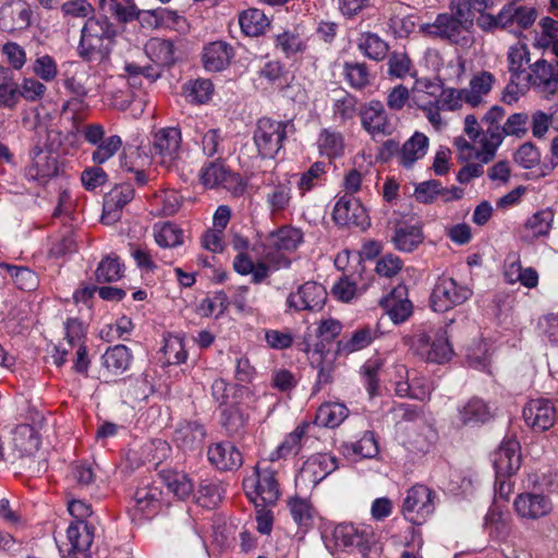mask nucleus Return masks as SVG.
Masks as SVG:
<instances>
[{
    "label": "nucleus",
    "instance_id": "nucleus-1",
    "mask_svg": "<svg viewBox=\"0 0 558 558\" xmlns=\"http://www.w3.org/2000/svg\"><path fill=\"white\" fill-rule=\"evenodd\" d=\"M117 35V27L108 16H89L81 29L77 54L87 62H105L111 54Z\"/></svg>",
    "mask_w": 558,
    "mask_h": 558
},
{
    "label": "nucleus",
    "instance_id": "nucleus-2",
    "mask_svg": "<svg viewBox=\"0 0 558 558\" xmlns=\"http://www.w3.org/2000/svg\"><path fill=\"white\" fill-rule=\"evenodd\" d=\"M530 130V114L515 112L510 114L502 126L489 125L481 137V149L475 151V158L483 163L489 162L506 136L523 138Z\"/></svg>",
    "mask_w": 558,
    "mask_h": 558
},
{
    "label": "nucleus",
    "instance_id": "nucleus-3",
    "mask_svg": "<svg viewBox=\"0 0 558 558\" xmlns=\"http://www.w3.org/2000/svg\"><path fill=\"white\" fill-rule=\"evenodd\" d=\"M336 547L343 550L356 549L363 558H380L381 548L368 526L340 523L332 532Z\"/></svg>",
    "mask_w": 558,
    "mask_h": 558
},
{
    "label": "nucleus",
    "instance_id": "nucleus-4",
    "mask_svg": "<svg viewBox=\"0 0 558 558\" xmlns=\"http://www.w3.org/2000/svg\"><path fill=\"white\" fill-rule=\"evenodd\" d=\"M293 130L294 125L291 121L260 118L253 136L259 155L264 158H274L282 148L288 133Z\"/></svg>",
    "mask_w": 558,
    "mask_h": 558
},
{
    "label": "nucleus",
    "instance_id": "nucleus-5",
    "mask_svg": "<svg viewBox=\"0 0 558 558\" xmlns=\"http://www.w3.org/2000/svg\"><path fill=\"white\" fill-rule=\"evenodd\" d=\"M303 240L299 229L283 227L270 232L264 243V258L274 264V269L288 268L290 259L281 252L295 250Z\"/></svg>",
    "mask_w": 558,
    "mask_h": 558
},
{
    "label": "nucleus",
    "instance_id": "nucleus-6",
    "mask_svg": "<svg viewBox=\"0 0 558 558\" xmlns=\"http://www.w3.org/2000/svg\"><path fill=\"white\" fill-rule=\"evenodd\" d=\"M438 496L432 488L416 484L409 488L402 502L401 512L413 524H423L436 509Z\"/></svg>",
    "mask_w": 558,
    "mask_h": 558
},
{
    "label": "nucleus",
    "instance_id": "nucleus-7",
    "mask_svg": "<svg viewBox=\"0 0 558 558\" xmlns=\"http://www.w3.org/2000/svg\"><path fill=\"white\" fill-rule=\"evenodd\" d=\"M243 486L256 507L260 506L258 499L263 505L274 506L280 497L276 472L270 468L256 466L253 474L244 480Z\"/></svg>",
    "mask_w": 558,
    "mask_h": 558
},
{
    "label": "nucleus",
    "instance_id": "nucleus-8",
    "mask_svg": "<svg viewBox=\"0 0 558 558\" xmlns=\"http://www.w3.org/2000/svg\"><path fill=\"white\" fill-rule=\"evenodd\" d=\"M473 294L466 286L453 278L441 277L437 280L430 294V306L435 312L444 313L454 306L463 304Z\"/></svg>",
    "mask_w": 558,
    "mask_h": 558
},
{
    "label": "nucleus",
    "instance_id": "nucleus-9",
    "mask_svg": "<svg viewBox=\"0 0 558 558\" xmlns=\"http://www.w3.org/2000/svg\"><path fill=\"white\" fill-rule=\"evenodd\" d=\"M523 81L525 87H532L544 99L550 100L558 93V60H537L530 65V72Z\"/></svg>",
    "mask_w": 558,
    "mask_h": 558
},
{
    "label": "nucleus",
    "instance_id": "nucleus-10",
    "mask_svg": "<svg viewBox=\"0 0 558 558\" xmlns=\"http://www.w3.org/2000/svg\"><path fill=\"white\" fill-rule=\"evenodd\" d=\"M415 350L427 362L442 364L450 360L453 351L444 328H430L416 338Z\"/></svg>",
    "mask_w": 558,
    "mask_h": 558
},
{
    "label": "nucleus",
    "instance_id": "nucleus-11",
    "mask_svg": "<svg viewBox=\"0 0 558 558\" xmlns=\"http://www.w3.org/2000/svg\"><path fill=\"white\" fill-rule=\"evenodd\" d=\"M468 19L460 17L456 13H440L436 16L433 23H427L422 26V29L429 36L447 40L451 44H466L468 39L464 32L468 26L472 25Z\"/></svg>",
    "mask_w": 558,
    "mask_h": 558
},
{
    "label": "nucleus",
    "instance_id": "nucleus-12",
    "mask_svg": "<svg viewBox=\"0 0 558 558\" xmlns=\"http://www.w3.org/2000/svg\"><path fill=\"white\" fill-rule=\"evenodd\" d=\"M266 206L272 216L289 208L292 201V185L290 180L281 179L275 172L263 174L262 185Z\"/></svg>",
    "mask_w": 558,
    "mask_h": 558
},
{
    "label": "nucleus",
    "instance_id": "nucleus-13",
    "mask_svg": "<svg viewBox=\"0 0 558 558\" xmlns=\"http://www.w3.org/2000/svg\"><path fill=\"white\" fill-rule=\"evenodd\" d=\"M556 403L547 398L529 400L522 410V416L526 426L535 433L550 429L558 420Z\"/></svg>",
    "mask_w": 558,
    "mask_h": 558
},
{
    "label": "nucleus",
    "instance_id": "nucleus-14",
    "mask_svg": "<svg viewBox=\"0 0 558 558\" xmlns=\"http://www.w3.org/2000/svg\"><path fill=\"white\" fill-rule=\"evenodd\" d=\"M182 143L181 131L178 128H162L153 136V157L163 167L171 168L180 157Z\"/></svg>",
    "mask_w": 558,
    "mask_h": 558
},
{
    "label": "nucleus",
    "instance_id": "nucleus-15",
    "mask_svg": "<svg viewBox=\"0 0 558 558\" xmlns=\"http://www.w3.org/2000/svg\"><path fill=\"white\" fill-rule=\"evenodd\" d=\"M327 299L325 287L315 281L301 284L295 292L287 298V306L290 311H319Z\"/></svg>",
    "mask_w": 558,
    "mask_h": 558
},
{
    "label": "nucleus",
    "instance_id": "nucleus-16",
    "mask_svg": "<svg viewBox=\"0 0 558 558\" xmlns=\"http://www.w3.org/2000/svg\"><path fill=\"white\" fill-rule=\"evenodd\" d=\"M68 543L65 549L60 548L66 554L63 558H90V546L94 541V529L85 521L76 520L66 529Z\"/></svg>",
    "mask_w": 558,
    "mask_h": 558
},
{
    "label": "nucleus",
    "instance_id": "nucleus-17",
    "mask_svg": "<svg viewBox=\"0 0 558 558\" xmlns=\"http://www.w3.org/2000/svg\"><path fill=\"white\" fill-rule=\"evenodd\" d=\"M207 438V428L199 420H181L175 424L172 441L182 451L199 450Z\"/></svg>",
    "mask_w": 558,
    "mask_h": 558
},
{
    "label": "nucleus",
    "instance_id": "nucleus-18",
    "mask_svg": "<svg viewBox=\"0 0 558 558\" xmlns=\"http://www.w3.org/2000/svg\"><path fill=\"white\" fill-rule=\"evenodd\" d=\"M360 117L363 129L374 138L390 135L395 130L383 102L379 100H371L360 110Z\"/></svg>",
    "mask_w": 558,
    "mask_h": 558
},
{
    "label": "nucleus",
    "instance_id": "nucleus-19",
    "mask_svg": "<svg viewBox=\"0 0 558 558\" xmlns=\"http://www.w3.org/2000/svg\"><path fill=\"white\" fill-rule=\"evenodd\" d=\"M493 463L496 478L509 477L514 474L521 464L519 441L513 438L502 440L494 452Z\"/></svg>",
    "mask_w": 558,
    "mask_h": 558
},
{
    "label": "nucleus",
    "instance_id": "nucleus-20",
    "mask_svg": "<svg viewBox=\"0 0 558 558\" xmlns=\"http://www.w3.org/2000/svg\"><path fill=\"white\" fill-rule=\"evenodd\" d=\"M32 22V10L23 0H12L0 8V28L12 33L26 29Z\"/></svg>",
    "mask_w": 558,
    "mask_h": 558
},
{
    "label": "nucleus",
    "instance_id": "nucleus-21",
    "mask_svg": "<svg viewBox=\"0 0 558 558\" xmlns=\"http://www.w3.org/2000/svg\"><path fill=\"white\" fill-rule=\"evenodd\" d=\"M161 490L154 485L138 487L134 494L131 514L133 521L154 518L161 508Z\"/></svg>",
    "mask_w": 558,
    "mask_h": 558
},
{
    "label": "nucleus",
    "instance_id": "nucleus-22",
    "mask_svg": "<svg viewBox=\"0 0 558 558\" xmlns=\"http://www.w3.org/2000/svg\"><path fill=\"white\" fill-rule=\"evenodd\" d=\"M515 512L523 519L537 520L550 513L553 504L543 494L523 493L513 502Z\"/></svg>",
    "mask_w": 558,
    "mask_h": 558
},
{
    "label": "nucleus",
    "instance_id": "nucleus-23",
    "mask_svg": "<svg viewBox=\"0 0 558 558\" xmlns=\"http://www.w3.org/2000/svg\"><path fill=\"white\" fill-rule=\"evenodd\" d=\"M134 195L135 191L130 184L113 187L105 196L101 221L112 225L120 220L123 207L134 198Z\"/></svg>",
    "mask_w": 558,
    "mask_h": 558
},
{
    "label": "nucleus",
    "instance_id": "nucleus-24",
    "mask_svg": "<svg viewBox=\"0 0 558 558\" xmlns=\"http://www.w3.org/2000/svg\"><path fill=\"white\" fill-rule=\"evenodd\" d=\"M493 417L490 405L478 397H473L458 405L456 420L460 426H476Z\"/></svg>",
    "mask_w": 558,
    "mask_h": 558
},
{
    "label": "nucleus",
    "instance_id": "nucleus-25",
    "mask_svg": "<svg viewBox=\"0 0 558 558\" xmlns=\"http://www.w3.org/2000/svg\"><path fill=\"white\" fill-rule=\"evenodd\" d=\"M333 220L341 226H363L366 221L364 207L359 199L351 195L338 198L332 213Z\"/></svg>",
    "mask_w": 558,
    "mask_h": 558
},
{
    "label": "nucleus",
    "instance_id": "nucleus-26",
    "mask_svg": "<svg viewBox=\"0 0 558 558\" xmlns=\"http://www.w3.org/2000/svg\"><path fill=\"white\" fill-rule=\"evenodd\" d=\"M209 462L221 471L239 469L242 463V453L229 441H220L209 446L207 451Z\"/></svg>",
    "mask_w": 558,
    "mask_h": 558
},
{
    "label": "nucleus",
    "instance_id": "nucleus-27",
    "mask_svg": "<svg viewBox=\"0 0 558 558\" xmlns=\"http://www.w3.org/2000/svg\"><path fill=\"white\" fill-rule=\"evenodd\" d=\"M537 17V11L529 7H515L513 3L506 4L496 16H492L495 25L508 27L515 23L519 27L526 29L531 27Z\"/></svg>",
    "mask_w": 558,
    "mask_h": 558
},
{
    "label": "nucleus",
    "instance_id": "nucleus-28",
    "mask_svg": "<svg viewBox=\"0 0 558 558\" xmlns=\"http://www.w3.org/2000/svg\"><path fill=\"white\" fill-rule=\"evenodd\" d=\"M409 7L400 1L390 2L385 14L388 15V27L396 37H407L415 29L414 16L409 14Z\"/></svg>",
    "mask_w": 558,
    "mask_h": 558
},
{
    "label": "nucleus",
    "instance_id": "nucleus-29",
    "mask_svg": "<svg viewBox=\"0 0 558 558\" xmlns=\"http://www.w3.org/2000/svg\"><path fill=\"white\" fill-rule=\"evenodd\" d=\"M338 469V459L330 453H316L310 457L301 471V476L318 484Z\"/></svg>",
    "mask_w": 558,
    "mask_h": 558
},
{
    "label": "nucleus",
    "instance_id": "nucleus-30",
    "mask_svg": "<svg viewBox=\"0 0 558 558\" xmlns=\"http://www.w3.org/2000/svg\"><path fill=\"white\" fill-rule=\"evenodd\" d=\"M407 294V288L399 286L380 301L381 306L393 324L405 322L412 314L413 306Z\"/></svg>",
    "mask_w": 558,
    "mask_h": 558
},
{
    "label": "nucleus",
    "instance_id": "nucleus-31",
    "mask_svg": "<svg viewBox=\"0 0 558 558\" xmlns=\"http://www.w3.org/2000/svg\"><path fill=\"white\" fill-rule=\"evenodd\" d=\"M424 234L422 226L418 222L402 221L396 228L391 241L395 247L400 252L410 253L418 247L423 242Z\"/></svg>",
    "mask_w": 558,
    "mask_h": 558
},
{
    "label": "nucleus",
    "instance_id": "nucleus-32",
    "mask_svg": "<svg viewBox=\"0 0 558 558\" xmlns=\"http://www.w3.org/2000/svg\"><path fill=\"white\" fill-rule=\"evenodd\" d=\"M234 56L231 45L217 40L207 44L203 49L204 68L210 72H220L227 69Z\"/></svg>",
    "mask_w": 558,
    "mask_h": 558
},
{
    "label": "nucleus",
    "instance_id": "nucleus-33",
    "mask_svg": "<svg viewBox=\"0 0 558 558\" xmlns=\"http://www.w3.org/2000/svg\"><path fill=\"white\" fill-rule=\"evenodd\" d=\"M32 166L27 170V175L35 180H47L58 173V161L56 156L49 150L34 147L31 151Z\"/></svg>",
    "mask_w": 558,
    "mask_h": 558
},
{
    "label": "nucleus",
    "instance_id": "nucleus-34",
    "mask_svg": "<svg viewBox=\"0 0 558 558\" xmlns=\"http://www.w3.org/2000/svg\"><path fill=\"white\" fill-rule=\"evenodd\" d=\"M428 145V137L421 132H415L403 144L398 155L399 163L404 168H411L417 160L426 155Z\"/></svg>",
    "mask_w": 558,
    "mask_h": 558
},
{
    "label": "nucleus",
    "instance_id": "nucleus-35",
    "mask_svg": "<svg viewBox=\"0 0 558 558\" xmlns=\"http://www.w3.org/2000/svg\"><path fill=\"white\" fill-rule=\"evenodd\" d=\"M145 52L157 66H171L177 61L174 44L170 39L150 38L145 45Z\"/></svg>",
    "mask_w": 558,
    "mask_h": 558
},
{
    "label": "nucleus",
    "instance_id": "nucleus-36",
    "mask_svg": "<svg viewBox=\"0 0 558 558\" xmlns=\"http://www.w3.org/2000/svg\"><path fill=\"white\" fill-rule=\"evenodd\" d=\"M40 439L37 432L27 424L20 425L13 433V447L21 459L33 457L39 449Z\"/></svg>",
    "mask_w": 558,
    "mask_h": 558
},
{
    "label": "nucleus",
    "instance_id": "nucleus-37",
    "mask_svg": "<svg viewBox=\"0 0 558 558\" xmlns=\"http://www.w3.org/2000/svg\"><path fill=\"white\" fill-rule=\"evenodd\" d=\"M221 426L230 437H240L246 430L248 414L240 404L226 405L221 411Z\"/></svg>",
    "mask_w": 558,
    "mask_h": 558
},
{
    "label": "nucleus",
    "instance_id": "nucleus-38",
    "mask_svg": "<svg viewBox=\"0 0 558 558\" xmlns=\"http://www.w3.org/2000/svg\"><path fill=\"white\" fill-rule=\"evenodd\" d=\"M331 108L333 120L345 123L353 120L359 112L357 98L347 90L337 89L333 92Z\"/></svg>",
    "mask_w": 558,
    "mask_h": 558
},
{
    "label": "nucleus",
    "instance_id": "nucleus-39",
    "mask_svg": "<svg viewBox=\"0 0 558 558\" xmlns=\"http://www.w3.org/2000/svg\"><path fill=\"white\" fill-rule=\"evenodd\" d=\"M131 350L124 344L110 347L102 354V366L113 375L124 373L132 362Z\"/></svg>",
    "mask_w": 558,
    "mask_h": 558
},
{
    "label": "nucleus",
    "instance_id": "nucleus-40",
    "mask_svg": "<svg viewBox=\"0 0 558 558\" xmlns=\"http://www.w3.org/2000/svg\"><path fill=\"white\" fill-rule=\"evenodd\" d=\"M376 330L372 327L356 329L350 337H344L337 342V354L349 355L367 348L375 339Z\"/></svg>",
    "mask_w": 558,
    "mask_h": 558
},
{
    "label": "nucleus",
    "instance_id": "nucleus-41",
    "mask_svg": "<svg viewBox=\"0 0 558 558\" xmlns=\"http://www.w3.org/2000/svg\"><path fill=\"white\" fill-rule=\"evenodd\" d=\"M495 82V77L490 72L482 71L474 75L470 81V87L463 88L464 102L476 107L481 104L484 95H487Z\"/></svg>",
    "mask_w": 558,
    "mask_h": 558
},
{
    "label": "nucleus",
    "instance_id": "nucleus-42",
    "mask_svg": "<svg viewBox=\"0 0 558 558\" xmlns=\"http://www.w3.org/2000/svg\"><path fill=\"white\" fill-rule=\"evenodd\" d=\"M342 324L333 318L322 319L316 328L318 342L313 344L314 355L329 354L327 345L330 344L341 332Z\"/></svg>",
    "mask_w": 558,
    "mask_h": 558
},
{
    "label": "nucleus",
    "instance_id": "nucleus-43",
    "mask_svg": "<svg viewBox=\"0 0 558 558\" xmlns=\"http://www.w3.org/2000/svg\"><path fill=\"white\" fill-rule=\"evenodd\" d=\"M239 23L246 36L255 37L265 33L270 21L259 9H247L240 13Z\"/></svg>",
    "mask_w": 558,
    "mask_h": 558
},
{
    "label": "nucleus",
    "instance_id": "nucleus-44",
    "mask_svg": "<svg viewBox=\"0 0 558 558\" xmlns=\"http://www.w3.org/2000/svg\"><path fill=\"white\" fill-rule=\"evenodd\" d=\"M349 411L343 403L328 402L322 404L315 416V424L324 427L335 428L348 416Z\"/></svg>",
    "mask_w": 558,
    "mask_h": 558
},
{
    "label": "nucleus",
    "instance_id": "nucleus-45",
    "mask_svg": "<svg viewBox=\"0 0 558 558\" xmlns=\"http://www.w3.org/2000/svg\"><path fill=\"white\" fill-rule=\"evenodd\" d=\"M307 427V423H302L298 425L294 430L288 434L282 442L272 452H270V461L280 460L287 458L290 454H296L301 449V441L306 433Z\"/></svg>",
    "mask_w": 558,
    "mask_h": 558
},
{
    "label": "nucleus",
    "instance_id": "nucleus-46",
    "mask_svg": "<svg viewBox=\"0 0 558 558\" xmlns=\"http://www.w3.org/2000/svg\"><path fill=\"white\" fill-rule=\"evenodd\" d=\"M98 9L107 16L111 14L120 23H129L137 20L140 9L135 5L134 0L125 2L122 5L117 0H97Z\"/></svg>",
    "mask_w": 558,
    "mask_h": 558
},
{
    "label": "nucleus",
    "instance_id": "nucleus-47",
    "mask_svg": "<svg viewBox=\"0 0 558 558\" xmlns=\"http://www.w3.org/2000/svg\"><path fill=\"white\" fill-rule=\"evenodd\" d=\"M124 265L116 255L105 256L95 270L96 281L99 283L116 282L122 278Z\"/></svg>",
    "mask_w": 558,
    "mask_h": 558
},
{
    "label": "nucleus",
    "instance_id": "nucleus-48",
    "mask_svg": "<svg viewBox=\"0 0 558 558\" xmlns=\"http://www.w3.org/2000/svg\"><path fill=\"white\" fill-rule=\"evenodd\" d=\"M344 448L347 454L363 459L375 458L379 452L377 439L373 432H365L359 440L345 444Z\"/></svg>",
    "mask_w": 558,
    "mask_h": 558
},
{
    "label": "nucleus",
    "instance_id": "nucleus-49",
    "mask_svg": "<svg viewBox=\"0 0 558 558\" xmlns=\"http://www.w3.org/2000/svg\"><path fill=\"white\" fill-rule=\"evenodd\" d=\"M319 153L329 158L341 156L344 149L343 136L340 132L324 129L317 138Z\"/></svg>",
    "mask_w": 558,
    "mask_h": 558
},
{
    "label": "nucleus",
    "instance_id": "nucleus-50",
    "mask_svg": "<svg viewBox=\"0 0 558 558\" xmlns=\"http://www.w3.org/2000/svg\"><path fill=\"white\" fill-rule=\"evenodd\" d=\"M359 49L369 59L380 61L386 58L389 46L375 33H364L359 41Z\"/></svg>",
    "mask_w": 558,
    "mask_h": 558
},
{
    "label": "nucleus",
    "instance_id": "nucleus-51",
    "mask_svg": "<svg viewBox=\"0 0 558 558\" xmlns=\"http://www.w3.org/2000/svg\"><path fill=\"white\" fill-rule=\"evenodd\" d=\"M343 75L348 84L354 89H362L371 84V72L363 62H345Z\"/></svg>",
    "mask_w": 558,
    "mask_h": 558
},
{
    "label": "nucleus",
    "instance_id": "nucleus-52",
    "mask_svg": "<svg viewBox=\"0 0 558 558\" xmlns=\"http://www.w3.org/2000/svg\"><path fill=\"white\" fill-rule=\"evenodd\" d=\"M325 173V163L320 161L314 162L306 171L302 172L296 182L300 194L304 196L316 186L322 185Z\"/></svg>",
    "mask_w": 558,
    "mask_h": 558
},
{
    "label": "nucleus",
    "instance_id": "nucleus-53",
    "mask_svg": "<svg viewBox=\"0 0 558 558\" xmlns=\"http://www.w3.org/2000/svg\"><path fill=\"white\" fill-rule=\"evenodd\" d=\"M3 272L9 274L14 284L21 290L32 291L38 286L37 275L27 267L3 263Z\"/></svg>",
    "mask_w": 558,
    "mask_h": 558
},
{
    "label": "nucleus",
    "instance_id": "nucleus-54",
    "mask_svg": "<svg viewBox=\"0 0 558 558\" xmlns=\"http://www.w3.org/2000/svg\"><path fill=\"white\" fill-rule=\"evenodd\" d=\"M220 159L217 158V160L208 162L202 168L201 180L206 187L214 189L220 186L230 175V172Z\"/></svg>",
    "mask_w": 558,
    "mask_h": 558
},
{
    "label": "nucleus",
    "instance_id": "nucleus-55",
    "mask_svg": "<svg viewBox=\"0 0 558 558\" xmlns=\"http://www.w3.org/2000/svg\"><path fill=\"white\" fill-rule=\"evenodd\" d=\"M493 7L490 0H451L450 10L460 17L473 23L475 13H483Z\"/></svg>",
    "mask_w": 558,
    "mask_h": 558
},
{
    "label": "nucleus",
    "instance_id": "nucleus-56",
    "mask_svg": "<svg viewBox=\"0 0 558 558\" xmlns=\"http://www.w3.org/2000/svg\"><path fill=\"white\" fill-rule=\"evenodd\" d=\"M222 498V488L217 480H203L197 490V502L206 508L216 507Z\"/></svg>",
    "mask_w": 558,
    "mask_h": 558
},
{
    "label": "nucleus",
    "instance_id": "nucleus-57",
    "mask_svg": "<svg viewBox=\"0 0 558 558\" xmlns=\"http://www.w3.org/2000/svg\"><path fill=\"white\" fill-rule=\"evenodd\" d=\"M154 238L160 247H175L183 243L182 230L171 222L155 226Z\"/></svg>",
    "mask_w": 558,
    "mask_h": 558
},
{
    "label": "nucleus",
    "instance_id": "nucleus-58",
    "mask_svg": "<svg viewBox=\"0 0 558 558\" xmlns=\"http://www.w3.org/2000/svg\"><path fill=\"white\" fill-rule=\"evenodd\" d=\"M288 507L294 522L299 526L308 529L312 525L314 509L307 499L293 497L289 500Z\"/></svg>",
    "mask_w": 558,
    "mask_h": 558
},
{
    "label": "nucleus",
    "instance_id": "nucleus-59",
    "mask_svg": "<svg viewBox=\"0 0 558 558\" xmlns=\"http://www.w3.org/2000/svg\"><path fill=\"white\" fill-rule=\"evenodd\" d=\"M163 482L168 490L181 500L189 498L194 490L191 478L184 473H169L163 476Z\"/></svg>",
    "mask_w": 558,
    "mask_h": 558
},
{
    "label": "nucleus",
    "instance_id": "nucleus-60",
    "mask_svg": "<svg viewBox=\"0 0 558 558\" xmlns=\"http://www.w3.org/2000/svg\"><path fill=\"white\" fill-rule=\"evenodd\" d=\"M162 352L168 364L179 365L184 363L187 357V352L184 347L183 337L180 335H170L165 338Z\"/></svg>",
    "mask_w": 558,
    "mask_h": 558
},
{
    "label": "nucleus",
    "instance_id": "nucleus-61",
    "mask_svg": "<svg viewBox=\"0 0 558 558\" xmlns=\"http://www.w3.org/2000/svg\"><path fill=\"white\" fill-rule=\"evenodd\" d=\"M530 62V51L525 45H515L508 51V70L513 78L521 80L524 65Z\"/></svg>",
    "mask_w": 558,
    "mask_h": 558
},
{
    "label": "nucleus",
    "instance_id": "nucleus-62",
    "mask_svg": "<svg viewBox=\"0 0 558 558\" xmlns=\"http://www.w3.org/2000/svg\"><path fill=\"white\" fill-rule=\"evenodd\" d=\"M197 133H201V145L205 156L213 158L218 157L221 158L223 154L222 147V136L220 134V130L218 129H209L206 132H202L199 128L196 130Z\"/></svg>",
    "mask_w": 558,
    "mask_h": 558
},
{
    "label": "nucleus",
    "instance_id": "nucleus-63",
    "mask_svg": "<svg viewBox=\"0 0 558 558\" xmlns=\"http://www.w3.org/2000/svg\"><path fill=\"white\" fill-rule=\"evenodd\" d=\"M184 90L185 96L190 101L195 104H205L210 99L214 86L209 80L198 78L186 84Z\"/></svg>",
    "mask_w": 558,
    "mask_h": 558
},
{
    "label": "nucleus",
    "instance_id": "nucleus-64",
    "mask_svg": "<svg viewBox=\"0 0 558 558\" xmlns=\"http://www.w3.org/2000/svg\"><path fill=\"white\" fill-rule=\"evenodd\" d=\"M47 92V86L35 77H24L17 84V93L26 101L35 102L44 98Z\"/></svg>",
    "mask_w": 558,
    "mask_h": 558
}]
</instances>
